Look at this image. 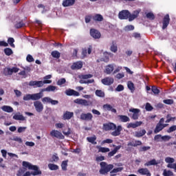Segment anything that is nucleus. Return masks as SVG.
Masks as SVG:
<instances>
[{
	"mask_svg": "<svg viewBox=\"0 0 176 176\" xmlns=\"http://www.w3.org/2000/svg\"><path fill=\"white\" fill-rule=\"evenodd\" d=\"M142 124V121H136L135 123L130 122L126 125L127 129H137V127H140Z\"/></svg>",
	"mask_w": 176,
	"mask_h": 176,
	"instance_id": "nucleus-18",
	"label": "nucleus"
},
{
	"mask_svg": "<svg viewBox=\"0 0 176 176\" xmlns=\"http://www.w3.org/2000/svg\"><path fill=\"white\" fill-rule=\"evenodd\" d=\"M139 14L140 10H135L132 14L129 12V15L128 17L129 21H133V20H135V19L138 17Z\"/></svg>",
	"mask_w": 176,
	"mask_h": 176,
	"instance_id": "nucleus-20",
	"label": "nucleus"
},
{
	"mask_svg": "<svg viewBox=\"0 0 176 176\" xmlns=\"http://www.w3.org/2000/svg\"><path fill=\"white\" fill-rule=\"evenodd\" d=\"M25 25V23L23 21V20H21L19 22H16L14 25L15 28L16 30H19V28H22V27H24Z\"/></svg>",
	"mask_w": 176,
	"mask_h": 176,
	"instance_id": "nucleus-40",
	"label": "nucleus"
},
{
	"mask_svg": "<svg viewBox=\"0 0 176 176\" xmlns=\"http://www.w3.org/2000/svg\"><path fill=\"white\" fill-rule=\"evenodd\" d=\"M19 71H20L19 67H13L12 69L10 67H5L3 70V74L5 76H9L10 75H13V72L16 74Z\"/></svg>",
	"mask_w": 176,
	"mask_h": 176,
	"instance_id": "nucleus-6",
	"label": "nucleus"
},
{
	"mask_svg": "<svg viewBox=\"0 0 176 176\" xmlns=\"http://www.w3.org/2000/svg\"><path fill=\"white\" fill-rule=\"evenodd\" d=\"M109 148L106 147H100L98 149V152H101L102 153H107V152H109Z\"/></svg>",
	"mask_w": 176,
	"mask_h": 176,
	"instance_id": "nucleus-48",
	"label": "nucleus"
},
{
	"mask_svg": "<svg viewBox=\"0 0 176 176\" xmlns=\"http://www.w3.org/2000/svg\"><path fill=\"white\" fill-rule=\"evenodd\" d=\"M124 90V87L122 85H118L116 88V91H123Z\"/></svg>",
	"mask_w": 176,
	"mask_h": 176,
	"instance_id": "nucleus-60",
	"label": "nucleus"
},
{
	"mask_svg": "<svg viewBox=\"0 0 176 176\" xmlns=\"http://www.w3.org/2000/svg\"><path fill=\"white\" fill-rule=\"evenodd\" d=\"M3 52L6 56H12V54H13V50H12V49L9 47L5 48Z\"/></svg>",
	"mask_w": 176,
	"mask_h": 176,
	"instance_id": "nucleus-43",
	"label": "nucleus"
},
{
	"mask_svg": "<svg viewBox=\"0 0 176 176\" xmlns=\"http://www.w3.org/2000/svg\"><path fill=\"white\" fill-rule=\"evenodd\" d=\"M67 167H68V160H65L62 162L61 168L63 171H67Z\"/></svg>",
	"mask_w": 176,
	"mask_h": 176,
	"instance_id": "nucleus-42",
	"label": "nucleus"
},
{
	"mask_svg": "<svg viewBox=\"0 0 176 176\" xmlns=\"http://www.w3.org/2000/svg\"><path fill=\"white\" fill-rule=\"evenodd\" d=\"M12 118L14 119V120H25V117L23 115L15 114Z\"/></svg>",
	"mask_w": 176,
	"mask_h": 176,
	"instance_id": "nucleus-38",
	"label": "nucleus"
},
{
	"mask_svg": "<svg viewBox=\"0 0 176 176\" xmlns=\"http://www.w3.org/2000/svg\"><path fill=\"white\" fill-rule=\"evenodd\" d=\"M162 141H170L171 140V136L170 135H164L162 136Z\"/></svg>",
	"mask_w": 176,
	"mask_h": 176,
	"instance_id": "nucleus-63",
	"label": "nucleus"
},
{
	"mask_svg": "<svg viewBox=\"0 0 176 176\" xmlns=\"http://www.w3.org/2000/svg\"><path fill=\"white\" fill-rule=\"evenodd\" d=\"M73 117H74V112L66 111L63 114L64 120H69V119H71Z\"/></svg>",
	"mask_w": 176,
	"mask_h": 176,
	"instance_id": "nucleus-26",
	"label": "nucleus"
},
{
	"mask_svg": "<svg viewBox=\"0 0 176 176\" xmlns=\"http://www.w3.org/2000/svg\"><path fill=\"white\" fill-rule=\"evenodd\" d=\"M113 72V65H109L106 66L104 74H107V75H110L111 73Z\"/></svg>",
	"mask_w": 176,
	"mask_h": 176,
	"instance_id": "nucleus-29",
	"label": "nucleus"
},
{
	"mask_svg": "<svg viewBox=\"0 0 176 176\" xmlns=\"http://www.w3.org/2000/svg\"><path fill=\"white\" fill-rule=\"evenodd\" d=\"M34 107L36 112L40 113L42 112V111H43V104H42V102L38 101V100L34 102Z\"/></svg>",
	"mask_w": 176,
	"mask_h": 176,
	"instance_id": "nucleus-12",
	"label": "nucleus"
},
{
	"mask_svg": "<svg viewBox=\"0 0 176 176\" xmlns=\"http://www.w3.org/2000/svg\"><path fill=\"white\" fill-rule=\"evenodd\" d=\"M96 94L98 97H102V98L105 97V93L100 89H97L96 91Z\"/></svg>",
	"mask_w": 176,
	"mask_h": 176,
	"instance_id": "nucleus-44",
	"label": "nucleus"
},
{
	"mask_svg": "<svg viewBox=\"0 0 176 176\" xmlns=\"http://www.w3.org/2000/svg\"><path fill=\"white\" fill-rule=\"evenodd\" d=\"M124 30L126 31V32H129V31H134V25H128L124 27Z\"/></svg>",
	"mask_w": 176,
	"mask_h": 176,
	"instance_id": "nucleus-45",
	"label": "nucleus"
},
{
	"mask_svg": "<svg viewBox=\"0 0 176 176\" xmlns=\"http://www.w3.org/2000/svg\"><path fill=\"white\" fill-rule=\"evenodd\" d=\"M52 160L50 161L51 162V163H57V162L60 160V158L58 157V156L56 155H53L52 157Z\"/></svg>",
	"mask_w": 176,
	"mask_h": 176,
	"instance_id": "nucleus-51",
	"label": "nucleus"
},
{
	"mask_svg": "<svg viewBox=\"0 0 176 176\" xmlns=\"http://www.w3.org/2000/svg\"><path fill=\"white\" fill-rule=\"evenodd\" d=\"M23 166L25 167L26 168H28L29 170H34V171H32V175H41L42 174V171L39 170V168L36 165H32L30 162L23 161Z\"/></svg>",
	"mask_w": 176,
	"mask_h": 176,
	"instance_id": "nucleus-2",
	"label": "nucleus"
},
{
	"mask_svg": "<svg viewBox=\"0 0 176 176\" xmlns=\"http://www.w3.org/2000/svg\"><path fill=\"white\" fill-rule=\"evenodd\" d=\"M110 50L113 53H116L118 52V45H116V42L112 41V44L110 47Z\"/></svg>",
	"mask_w": 176,
	"mask_h": 176,
	"instance_id": "nucleus-34",
	"label": "nucleus"
},
{
	"mask_svg": "<svg viewBox=\"0 0 176 176\" xmlns=\"http://www.w3.org/2000/svg\"><path fill=\"white\" fill-rule=\"evenodd\" d=\"M50 135H51V137H54L55 138H58V140H64V138H65L64 135H63V133H61V132H60L57 130H52L50 132Z\"/></svg>",
	"mask_w": 176,
	"mask_h": 176,
	"instance_id": "nucleus-9",
	"label": "nucleus"
},
{
	"mask_svg": "<svg viewBox=\"0 0 176 176\" xmlns=\"http://www.w3.org/2000/svg\"><path fill=\"white\" fill-rule=\"evenodd\" d=\"M144 134H146V131L145 129H142L139 131H135L134 137H136L137 138H141V137H144Z\"/></svg>",
	"mask_w": 176,
	"mask_h": 176,
	"instance_id": "nucleus-27",
	"label": "nucleus"
},
{
	"mask_svg": "<svg viewBox=\"0 0 176 176\" xmlns=\"http://www.w3.org/2000/svg\"><path fill=\"white\" fill-rule=\"evenodd\" d=\"M66 82L65 78H60L57 81V85L58 86H62V85H64Z\"/></svg>",
	"mask_w": 176,
	"mask_h": 176,
	"instance_id": "nucleus-57",
	"label": "nucleus"
},
{
	"mask_svg": "<svg viewBox=\"0 0 176 176\" xmlns=\"http://www.w3.org/2000/svg\"><path fill=\"white\" fill-rule=\"evenodd\" d=\"M162 135L161 134H158V135H155L154 137V141H156V142H160V140H162Z\"/></svg>",
	"mask_w": 176,
	"mask_h": 176,
	"instance_id": "nucleus-58",
	"label": "nucleus"
},
{
	"mask_svg": "<svg viewBox=\"0 0 176 176\" xmlns=\"http://www.w3.org/2000/svg\"><path fill=\"white\" fill-rule=\"evenodd\" d=\"M26 61H28V63H34L35 60L34 59V57H32L31 54H28L26 57Z\"/></svg>",
	"mask_w": 176,
	"mask_h": 176,
	"instance_id": "nucleus-53",
	"label": "nucleus"
},
{
	"mask_svg": "<svg viewBox=\"0 0 176 176\" xmlns=\"http://www.w3.org/2000/svg\"><path fill=\"white\" fill-rule=\"evenodd\" d=\"M175 130H176V125H173L167 130V133H173V131H175Z\"/></svg>",
	"mask_w": 176,
	"mask_h": 176,
	"instance_id": "nucleus-64",
	"label": "nucleus"
},
{
	"mask_svg": "<svg viewBox=\"0 0 176 176\" xmlns=\"http://www.w3.org/2000/svg\"><path fill=\"white\" fill-rule=\"evenodd\" d=\"M92 20H94V21H102V20H104V17L100 14H96L95 15H92Z\"/></svg>",
	"mask_w": 176,
	"mask_h": 176,
	"instance_id": "nucleus-30",
	"label": "nucleus"
},
{
	"mask_svg": "<svg viewBox=\"0 0 176 176\" xmlns=\"http://www.w3.org/2000/svg\"><path fill=\"white\" fill-rule=\"evenodd\" d=\"M129 112L133 113L131 119L138 120V118H140V112H141V110L140 109H130Z\"/></svg>",
	"mask_w": 176,
	"mask_h": 176,
	"instance_id": "nucleus-10",
	"label": "nucleus"
},
{
	"mask_svg": "<svg viewBox=\"0 0 176 176\" xmlns=\"http://www.w3.org/2000/svg\"><path fill=\"white\" fill-rule=\"evenodd\" d=\"M127 86H128V89H129V90H131V91L134 90V83H133V82L128 81Z\"/></svg>",
	"mask_w": 176,
	"mask_h": 176,
	"instance_id": "nucleus-56",
	"label": "nucleus"
},
{
	"mask_svg": "<svg viewBox=\"0 0 176 176\" xmlns=\"http://www.w3.org/2000/svg\"><path fill=\"white\" fill-rule=\"evenodd\" d=\"M8 43L10 45V46H11V47H15L14 38H13V37L8 38Z\"/></svg>",
	"mask_w": 176,
	"mask_h": 176,
	"instance_id": "nucleus-46",
	"label": "nucleus"
},
{
	"mask_svg": "<svg viewBox=\"0 0 176 176\" xmlns=\"http://www.w3.org/2000/svg\"><path fill=\"white\" fill-rule=\"evenodd\" d=\"M1 109L4 112H8V113H10L13 112V108L10 106L4 105L1 107Z\"/></svg>",
	"mask_w": 176,
	"mask_h": 176,
	"instance_id": "nucleus-32",
	"label": "nucleus"
},
{
	"mask_svg": "<svg viewBox=\"0 0 176 176\" xmlns=\"http://www.w3.org/2000/svg\"><path fill=\"white\" fill-rule=\"evenodd\" d=\"M52 80H44L43 81L31 80L29 82V86H33L34 87H43V85H50Z\"/></svg>",
	"mask_w": 176,
	"mask_h": 176,
	"instance_id": "nucleus-5",
	"label": "nucleus"
},
{
	"mask_svg": "<svg viewBox=\"0 0 176 176\" xmlns=\"http://www.w3.org/2000/svg\"><path fill=\"white\" fill-rule=\"evenodd\" d=\"M151 149V146H142L140 148V152H146V151H149Z\"/></svg>",
	"mask_w": 176,
	"mask_h": 176,
	"instance_id": "nucleus-61",
	"label": "nucleus"
},
{
	"mask_svg": "<svg viewBox=\"0 0 176 176\" xmlns=\"http://www.w3.org/2000/svg\"><path fill=\"white\" fill-rule=\"evenodd\" d=\"M65 93L66 96H74V97H79L80 96V94H79V92L72 89H67Z\"/></svg>",
	"mask_w": 176,
	"mask_h": 176,
	"instance_id": "nucleus-16",
	"label": "nucleus"
},
{
	"mask_svg": "<svg viewBox=\"0 0 176 176\" xmlns=\"http://www.w3.org/2000/svg\"><path fill=\"white\" fill-rule=\"evenodd\" d=\"M103 130H104V131L115 130L111 133V135H113V137H118L123 129L122 128L121 125L116 126V124H115L113 122H109L103 124Z\"/></svg>",
	"mask_w": 176,
	"mask_h": 176,
	"instance_id": "nucleus-1",
	"label": "nucleus"
},
{
	"mask_svg": "<svg viewBox=\"0 0 176 176\" xmlns=\"http://www.w3.org/2000/svg\"><path fill=\"white\" fill-rule=\"evenodd\" d=\"M89 34L94 39H100L101 38V32L94 28L90 29Z\"/></svg>",
	"mask_w": 176,
	"mask_h": 176,
	"instance_id": "nucleus-8",
	"label": "nucleus"
},
{
	"mask_svg": "<svg viewBox=\"0 0 176 176\" xmlns=\"http://www.w3.org/2000/svg\"><path fill=\"white\" fill-rule=\"evenodd\" d=\"M138 173L141 175L151 176V171L146 168H141L138 170Z\"/></svg>",
	"mask_w": 176,
	"mask_h": 176,
	"instance_id": "nucleus-21",
	"label": "nucleus"
},
{
	"mask_svg": "<svg viewBox=\"0 0 176 176\" xmlns=\"http://www.w3.org/2000/svg\"><path fill=\"white\" fill-rule=\"evenodd\" d=\"M91 19H93V15L91 14L85 16V23L87 24L90 23V21H91Z\"/></svg>",
	"mask_w": 176,
	"mask_h": 176,
	"instance_id": "nucleus-55",
	"label": "nucleus"
},
{
	"mask_svg": "<svg viewBox=\"0 0 176 176\" xmlns=\"http://www.w3.org/2000/svg\"><path fill=\"white\" fill-rule=\"evenodd\" d=\"M170 24V15L166 14L162 19V30H166Z\"/></svg>",
	"mask_w": 176,
	"mask_h": 176,
	"instance_id": "nucleus-11",
	"label": "nucleus"
},
{
	"mask_svg": "<svg viewBox=\"0 0 176 176\" xmlns=\"http://www.w3.org/2000/svg\"><path fill=\"white\" fill-rule=\"evenodd\" d=\"M146 18L149 20H155V14L153 12H148L146 15Z\"/></svg>",
	"mask_w": 176,
	"mask_h": 176,
	"instance_id": "nucleus-52",
	"label": "nucleus"
},
{
	"mask_svg": "<svg viewBox=\"0 0 176 176\" xmlns=\"http://www.w3.org/2000/svg\"><path fill=\"white\" fill-rule=\"evenodd\" d=\"M163 124H159L157 123L155 129H154V134H157V133H160L162 130H163Z\"/></svg>",
	"mask_w": 176,
	"mask_h": 176,
	"instance_id": "nucleus-31",
	"label": "nucleus"
},
{
	"mask_svg": "<svg viewBox=\"0 0 176 176\" xmlns=\"http://www.w3.org/2000/svg\"><path fill=\"white\" fill-rule=\"evenodd\" d=\"M75 104H79L80 105H84L85 107H88L89 105V101L85 99H76L74 101Z\"/></svg>",
	"mask_w": 176,
	"mask_h": 176,
	"instance_id": "nucleus-22",
	"label": "nucleus"
},
{
	"mask_svg": "<svg viewBox=\"0 0 176 176\" xmlns=\"http://www.w3.org/2000/svg\"><path fill=\"white\" fill-rule=\"evenodd\" d=\"M62 5L64 6V8L74 6V5H75V0H63Z\"/></svg>",
	"mask_w": 176,
	"mask_h": 176,
	"instance_id": "nucleus-23",
	"label": "nucleus"
},
{
	"mask_svg": "<svg viewBox=\"0 0 176 176\" xmlns=\"http://www.w3.org/2000/svg\"><path fill=\"white\" fill-rule=\"evenodd\" d=\"M96 140L97 137H96V135H94L93 137L87 138V140L88 141V142L93 144V145H97V142H96Z\"/></svg>",
	"mask_w": 176,
	"mask_h": 176,
	"instance_id": "nucleus-33",
	"label": "nucleus"
},
{
	"mask_svg": "<svg viewBox=\"0 0 176 176\" xmlns=\"http://www.w3.org/2000/svg\"><path fill=\"white\" fill-rule=\"evenodd\" d=\"M118 120H120L122 123H127V122H130V118L127 116L119 115L118 116Z\"/></svg>",
	"mask_w": 176,
	"mask_h": 176,
	"instance_id": "nucleus-25",
	"label": "nucleus"
},
{
	"mask_svg": "<svg viewBox=\"0 0 176 176\" xmlns=\"http://www.w3.org/2000/svg\"><path fill=\"white\" fill-rule=\"evenodd\" d=\"M165 162L166 163L173 164L175 162V160L173 157H168L165 158Z\"/></svg>",
	"mask_w": 176,
	"mask_h": 176,
	"instance_id": "nucleus-54",
	"label": "nucleus"
},
{
	"mask_svg": "<svg viewBox=\"0 0 176 176\" xmlns=\"http://www.w3.org/2000/svg\"><path fill=\"white\" fill-rule=\"evenodd\" d=\"M93 78V74H84L81 76V79H90Z\"/></svg>",
	"mask_w": 176,
	"mask_h": 176,
	"instance_id": "nucleus-62",
	"label": "nucleus"
},
{
	"mask_svg": "<svg viewBox=\"0 0 176 176\" xmlns=\"http://www.w3.org/2000/svg\"><path fill=\"white\" fill-rule=\"evenodd\" d=\"M91 50H93V46L89 45L87 48H83L82 51V54L84 57H86L87 53L88 54H91Z\"/></svg>",
	"mask_w": 176,
	"mask_h": 176,
	"instance_id": "nucleus-24",
	"label": "nucleus"
},
{
	"mask_svg": "<svg viewBox=\"0 0 176 176\" xmlns=\"http://www.w3.org/2000/svg\"><path fill=\"white\" fill-rule=\"evenodd\" d=\"M81 120H87V122H90V120H93V114L91 113H82L80 115Z\"/></svg>",
	"mask_w": 176,
	"mask_h": 176,
	"instance_id": "nucleus-15",
	"label": "nucleus"
},
{
	"mask_svg": "<svg viewBox=\"0 0 176 176\" xmlns=\"http://www.w3.org/2000/svg\"><path fill=\"white\" fill-rule=\"evenodd\" d=\"M120 148H122V146H120V145L116 146L113 151H110L108 153L109 157H112V156L116 155L118 151H119V149H120Z\"/></svg>",
	"mask_w": 176,
	"mask_h": 176,
	"instance_id": "nucleus-28",
	"label": "nucleus"
},
{
	"mask_svg": "<svg viewBox=\"0 0 176 176\" xmlns=\"http://www.w3.org/2000/svg\"><path fill=\"white\" fill-rule=\"evenodd\" d=\"M145 109L146 111H148V112H151L153 109V107L151 105V103L147 102L145 106Z\"/></svg>",
	"mask_w": 176,
	"mask_h": 176,
	"instance_id": "nucleus-50",
	"label": "nucleus"
},
{
	"mask_svg": "<svg viewBox=\"0 0 176 176\" xmlns=\"http://www.w3.org/2000/svg\"><path fill=\"white\" fill-rule=\"evenodd\" d=\"M51 56L54 58H60V57H61V54L57 51V50H54V51H52L51 52Z\"/></svg>",
	"mask_w": 176,
	"mask_h": 176,
	"instance_id": "nucleus-35",
	"label": "nucleus"
},
{
	"mask_svg": "<svg viewBox=\"0 0 176 176\" xmlns=\"http://www.w3.org/2000/svg\"><path fill=\"white\" fill-rule=\"evenodd\" d=\"M48 168H50V170H51V171H56V170H58L60 168V167L57 164H49Z\"/></svg>",
	"mask_w": 176,
	"mask_h": 176,
	"instance_id": "nucleus-36",
	"label": "nucleus"
},
{
	"mask_svg": "<svg viewBox=\"0 0 176 176\" xmlns=\"http://www.w3.org/2000/svg\"><path fill=\"white\" fill-rule=\"evenodd\" d=\"M102 109L104 111H108L112 112V113H116V112H118L116 111V109L113 108V107H112V105L109 104H103Z\"/></svg>",
	"mask_w": 176,
	"mask_h": 176,
	"instance_id": "nucleus-17",
	"label": "nucleus"
},
{
	"mask_svg": "<svg viewBox=\"0 0 176 176\" xmlns=\"http://www.w3.org/2000/svg\"><path fill=\"white\" fill-rule=\"evenodd\" d=\"M130 15V11L129 10H123L118 13V18L120 20H127Z\"/></svg>",
	"mask_w": 176,
	"mask_h": 176,
	"instance_id": "nucleus-7",
	"label": "nucleus"
},
{
	"mask_svg": "<svg viewBox=\"0 0 176 176\" xmlns=\"http://www.w3.org/2000/svg\"><path fill=\"white\" fill-rule=\"evenodd\" d=\"M43 97V93L39 92L37 94H26L23 96V100L24 101H30V100H32L33 101H36L38 100H41Z\"/></svg>",
	"mask_w": 176,
	"mask_h": 176,
	"instance_id": "nucleus-4",
	"label": "nucleus"
},
{
	"mask_svg": "<svg viewBox=\"0 0 176 176\" xmlns=\"http://www.w3.org/2000/svg\"><path fill=\"white\" fill-rule=\"evenodd\" d=\"M101 82L104 86H111V85H113V78L112 77H106L101 80Z\"/></svg>",
	"mask_w": 176,
	"mask_h": 176,
	"instance_id": "nucleus-13",
	"label": "nucleus"
},
{
	"mask_svg": "<svg viewBox=\"0 0 176 176\" xmlns=\"http://www.w3.org/2000/svg\"><path fill=\"white\" fill-rule=\"evenodd\" d=\"M157 163L156 162V160L153 159L151 161L147 162L144 164L145 167H148L149 166H156Z\"/></svg>",
	"mask_w": 176,
	"mask_h": 176,
	"instance_id": "nucleus-39",
	"label": "nucleus"
},
{
	"mask_svg": "<svg viewBox=\"0 0 176 176\" xmlns=\"http://www.w3.org/2000/svg\"><path fill=\"white\" fill-rule=\"evenodd\" d=\"M83 67V63L82 61H77L74 63L71 66V69L76 70V69H81Z\"/></svg>",
	"mask_w": 176,
	"mask_h": 176,
	"instance_id": "nucleus-19",
	"label": "nucleus"
},
{
	"mask_svg": "<svg viewBox=\"0 0 176 176\" xmlns=\"http://www.w3.org/2000/svg\"><path fill=\"white\" fill-rule=\"evenodd\" d=\"M151 90L155 94H159V93H160V90H159V89L155 86H153Z\"/></svg>",
	"mask_w": 176,
	"mask_h": 176,
	"instance_id": "nucleus-59",
	"label": "nucleus"
},
{
	"mask_svg": "<svg viewBox=\"0 0 176 176\" xmlns=\"http://www.w3.org/2000/svg\"><path fill=\"white\" fill-rule=\"evenodd\" d=\"M41 101L44 104L45 102H47V104H51L52 105H57V104H58V100H54L49 97H44L43 98H42Z\"/></svg>",
	"mask_w": 176,
	"mask_h": 176,
	"instance_id": "nucleus-14",
	"label": "nucleus"
},
{
	"mask_svg": "<svg viewBox=\"0 0 176 176\" xmlns=\"http://www.w3.org/2000/svg\"><path fill=\"white\" fill-rule=\"evenodd\" d=\"M56 87L54 85H49L47 87L43 89V91H54Z\"/></svg>",
	"mask_w": 176,
	"mask_h": 176,
	"instance_id": "nucleus-41",
	"label": "nucleus"
},
{
	"mask_svg": "<svg viewBox=\"0 0 176 176\" xmlns=\"http://www.w3.org/2000/svg\"><path fill=\"white\" fill-rule=\"evenodd\" d=\"M122 170H123V167H119V168H113V169L110 172V175H111V176H115V175H116V174H113V173H120V171H122Z\"/></svg>",
	"mask_w": 176,
	"mask_h": 176,
	"instance_id": "nucleus-37",
	"label": "nucleus"
},
{
	"mask_svg": "<svg viewBox=\"0 0 176 176\" xmlns=\"http://www.w3.org/2000/svg\"><path fill=\"white\" fill-rule=\"evenodd\" d=\"M163 175L164 176H174V173L171 170H164L163 172Z\"/></svg>",
	"mask_w": 176,
	"mask_h": 176,
	"instance_id": "nucleus-47",
	"label": "nucleus"
},
{
	"mask_svg": "<svg viewBox=\"0 0 176 176\" xmlns=\"http://www.w3.org/2000/svg\"><path fill=\"white\" fill-rule=\"evenodd\" d=\"M100 169L99 170L100 174L101 175H107V173L111 171V170L113 169V164H107L105 162H102L100 164Z\"/></svg>",
	"mask_w": 176,
	"mask_h": 176,
	"instance_id": "nucleus-3",
	"label": "nucleus"
},
{
	"mask_svg": "<svg viewBox=\"0 0 176 176\" xmlns=\"http://www.w3.org/2000/svg\"><path fill=\"white\" fill-rule=\"evenodd\" d=\"M164 104H166V105H173L174 104V100L173 99H166L163 100Z\"/></svg>",
	"mask_w": 176,
	"mask_h": 176,
	"instance_id": "nucleus-49",
	"label": "nucleus"
}]
</instances>
